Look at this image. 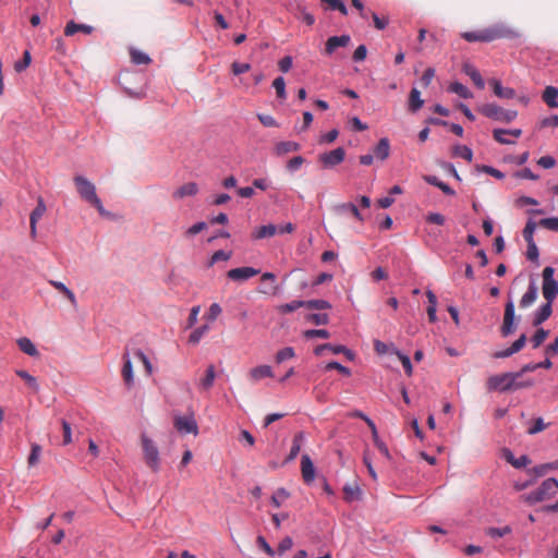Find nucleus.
<instances>
[{
    "instance_id": "1",
    "label": "nucleus",
    "mask_w": 558,
    "mask_h": 558,
    "mask_svg": "<svg viewBox=\"0 0 558 558\" xmlns=\"http://www.w3.org/2000/svg\"><path fill=\"white\" fill-rule=\"evenodd\" d=\"M521 373H502L499 375H493L486 380V388L488 391L507 392L513 391L533 385L532 380L519 381Z\"/></svg>"
},
{
    "instance_id": "2",
    "label": "nucleus",
    "mask_w": 558,
    "mask_h": 558,
    "mask_svg": "<svg viewBox=\"0 0 558 558\" xmlns=\"http://www.w3.org/2000/svg\"><path fill=\"white\" fill-rule=\"evenodd\" d=\"M73 182H74L77 194L80 195V197L83 201H85L88 204H90L92 206H94L100 216H102V217L110 216V213L104 208L100 198L97 196L96 186L93 182H90L88 179H86L83 175H75L73 178Z\"/></svg>"
},
{
    "instance_id": "3",
    "label": "nucleus",
    "mask_w": 558,
    "mask_h": 558,
    "mask_svg": "<svg viewBox=\"0 0 558 558\" xmlns=\"http://www.w3.org/2000/svg\"><path fill=\"white\" fill-rule=\"evenodd\" d=\"M558 493V481L554 477H549L545 480L539 487H537L535 490L523 494L520 496V500L533 506L537 502H542L545 500H548L549 498L554 497Z\"/></svg>"
},
{
    "instance_id": "4",
    "label": "nucleus",
    "mask_w": 558,
    "mask_h": 558,
    "mask_svg": "<svg viewBox=\"0 0 558 558\" xmlns=\"http://www.w3.org/2000/svg\"><path fill=\"white\" fill-rule=\"evenodd\" d=\"M478 111L487 118L505 123H510L518 116L515 110H505L495 104L483 105L478 108Z\"/></svg>"
},
{
    "instance_id": "5",
    "label": "nucleus",
    "mask_w": 558,
    "mask_h": 558,
    "mask_svg": "<svg viewBox=\"0 0 558 558\" xmlns=\"http://www.w3.org/2000/svg\"><path fill=\"white\" fill-rule=\"evenodd\" d=\"M483 33L486 39V43H490L497 39H513L520 36V33L509 27L506 24L499 23L492 25L489 27L483 28Z\"/></svg>"
},
{
    "instance_id": "6",
    "label": "nucleus",
    "mask_w": 558,
    "mask_h": 558,
    "mask_svg": "<svg viewBox=\"0 0 558 558\" xmlns=\"http://www.w3.org/2000/svg\"><path fill=\"white\" fill-rule=\"evenodd\" d=\"M554 268L548 266L543 270V296L549 303H553L558 295V281L554 279Z\"/></svg>"
},
{
    "instance_id": "7",
    "label": "nucleus",
    "mask_w": 558,
    "mask_h": 558,
    "mask_svg": "<svg viewBox=\"0 0 558 558\" xmlns=\"http://www.w3.org/2000/svg\"><path fill=\"white\" fill-rule=\"evenodd\" d=\"M294 230V226L291 222L284 223V225H267V226H260L255 229L253 232V240H262L266 238H270L275 234H283V233H290Z\"/></svg>"
},
{
    "instance_id": "8",
    "label": "nucleus",
    "mask_w": 558,
    "mask_h": 558,
    "mask_svg": "<svg viewBox=\"0 0 558 558\" xmlns=\"http://www.w3.org/2000/svg\"><path fill=\"white\" fill-rule=\"evenodd\" d=\"M142 446L146 464L154 471L159 470V452L154 441L145 434L142 435Z\"/></svg>"
},
{
    "instance_id": "9",
    "label": "nucleus",
    "mask_w": 558,
    "mask_h": 558,
    "mask_svg": "<svg viewBox=\"0 0 558 558\" xmlns=\"http://www.w3.org/2000/svg\"><path fill=\"white\" fill-rule=\"evenodd\" d=\"M515 311L514 304L510 300L506 303L502 325L500 327V333L502 337H508L515 331Z\"/></svg>"
},
{
    "instance_id": "10",
    "label": "nucleus",
    "mask_w": 558,
    "mask_h": 558,
    "mask_svg": "<svg viewBox=\"0 0 558 558\" xmlns=\"http://www.w3.org/2000/svg\"><path fill=\"white\" fill-rule=\"evenodd\" d=\"M173 425L175 429L181 434H198L197 422L195 421L193 415H177L174 416Z\"/></svg>"
},
{
    "instance_id": "11",
    "label": "nucleus",
    "mask_w": 558,
    "mask_h": 558,
    "mask_svg": "<svg viewBox=\"0 0 558 558\" xmlns=\"http://www.w3.org/2000/svg\"><path fill=\"white\" fill-rule=\"evenodd\" d=\"M344 157L345 150L342 147H338L331 151L320 154L318 156V161L327 169L341 163L344 160Z\"/></svg>"
},
{
    "instance_id": "12",
    "label": "nucleus",
    "mask_w": 558,
    "mask_h": 558,
    "mask_svg": "<svg viewBox=\"0 0 558 558\" xmlns=\"http://www.w3.org/2000/svg\"><path fill=\"white\" fill-rule=\"evenodd\" d=\"M277 277L274 272H264L260 277L258 292L265 295H277L280 287L276 283Z\"/></svg>"
},
{
    "instance_id": "13",
    "label": "nucleus",
    "mask_w": 558,
    "mask_h": 558,
    "mask_svg": "<svg viewBox=\"0 0 558 558\" xmlns=\"http://www.w3.org/2000/svg\"><path fill=\"white\" fill-rule=\"evenodd\" d=\"M333 211L341 218H354L359 221H363L364 219L357 206L353 203L339 204L335 206Z\"/></svg>"
},
{
    "instance_id": "14",
    "label": "nucleus",
    "mask_w": 558,
    "mask_h": 558,
    "mask_svg": "<svg viewBox=\"0 0 558 558\" xmlns=\"http://www.w3.org/2000/svg\"><path fill=\"white\" fill-rule=\"evenodd\" d=\"M350 43L351 37L349 35L331 36L325 44L324 54L332 56L338 48H345Z\"/></svg>"
},
{
    "instance_id": "15",
    "label": "nucleus",
    "mask_w": 558,
    "mask_h": 558,
    "mask_svg": "<svg viewBox=\"0 0 558 558\" xmlns=\"http://www.w3.org/2000/svg\"><path fill=\"white\" fill-rule=\"evenodd\" d=\"M260 272L259 269L253 267H239L230 269L227 272V277L233 281H244Z\"/></svg>"
},
{
    "instance_id": "16",
    "label": "nucleus",
    "mask_w": 558,
    "mask_h": 558,
    "mask_svg": "<svg viewBox=\"0 0 558 558\" xmlns=\"http://www.w3.org/2000/svg\"><path fill=\"white\" fill-rule=\"evenodd\" d=\"M302 478L306 484H311L315 478V468L310 456L303 454L301 459Z\"/></svg>"
},
{
    "instance_id": "17",
    "label": "nucleus",
    "mask_w": 558,
    "mask_h": 558,
    "mask_svg": "<svg viewBox=\"0 0 558 558\" xmlns=\"http://www.w3.org/2000/svg\"><path fill=\"white\" fill-rule=\"evenodd\" d=\"M502 456L508 463H510L515 469H521L530 464L531 460L526 454H523L519 458H515L510 449H504Z\"/></svg>"
},
{
    "instance_id": "18",
    "label": "nucleus",
    "mask_w": 558,
    "mask_h": 558,
    "mask_svg": "<svg viewBox=\"0 0 558 558\" xmlns=\"http://www.w3.org/2000/svg\"><path fill=\"white\" fill-rule=\"evenodd\" d=\"M462 71L470 76L476 87L483 89L485 87V82L481 75V73L476 70V68L470 63H464Z\"/></svg>"
},
{
    "instance_id": "19",
    "label": "nucleus",
    "mask_w": 558,
    "mask_h": 558,
    "mask_svg": "<svg viewBox=\"0 0 558 558\" xmlns=\"http://www.w3.org/2000/svg\"><path fill=\"white\" fill-rule=\"evenodd\" d=\"M304 439H305V435L303 432H299L294 435L293 441H292V447L290 449L288 457L284 460V463L291 462L298 457Z\"/></svg>"
},
{
    "instance_id": "20",
    "label": "nucleus",
    "mask_w": 558,
    "mask_h": 558,
    "mask_svg": "<svg viewBox=\"0 0 558 558\" xmlns=\"http://www.w3.org/2000/svg\"><path fill=\"white\" fill-rule=\"evenodd\" d=\"M301 146L296 142L283 141L276 144L274 151L277 156H283L289 153L300 150Z\"/></svg>"
},
{
    "instance_id": "21",
    "label": "nucleus",
    "mask_w": 558,
    "mask_h": 558,
    "mask_svg": "<svg viewBox=\"0 0 558 558\" xmlns=\"http://www.w3.org/2000/svg\"><path fill=\"white\" fill-rule=\"evenodd\" d=\"M551 304L553 303H549L548 301H546V303L539 307V310L534 315L533 326H539L541 324H543L545 320H547L550 317V315L553 313Z\"/></svg>"
},
{
    "instance_id": "22",
    "label": "nucleus",
    "mask_w": 558,
    "mask_h": 558,
    "mask_svg": "<svg viewBox=\"0 0 558 558\" xmlns=\"http://www.w3.org/2000/svg\"><path fill=\"white\" fill-rule=\"evenodd\" d=\"M198 192V185L195 182H189L180 186L174 193L173 198L181 199L187 196H193Z\"/></svg>"
},
{
    "instance_id": "23",
    "label": "nucleus",
    "mask_w": 558,
    "mask_h": 558,
    "mask_svg": "<svg viewBox=\"0 0 558 558\" xmlns=\"http://www.w3.org/2000/svg\"><path fill=\"white\" fill-rule=\"evenodd\" d=\"M93 29L94 28L90 25L77 24L74 21H70L64 28V35L73 36L77 32H82L84 34H90L93 32Z\"/></svg>"
},
{
    "instance_id": "24",
    "label": "nucleus",
    "mask_w": 558,
    "mask_h": 558,
    "mask_svg": "<svg viewBox=\"0 0 558 558\" xmlns=\"http://www.w3.org/2000/svg\"><path fill=\"white\" fill-rule=\"evenodd\" d=\"M274 373L269 365H259L250 371V377L254 380H260L266 377H272Z\"/></svg>"
},
{
    "instance_id": "25",
    "label": "nucleus",
    "mask_w": 558,
    "mask_h": 558,
    "mask_svg": "<svg viewBox=\"0 0 558 558\" xmlns=\"http://www.w3.org/2000/svg\"><path fill=\"white\" fill-rule=\"evenodd\" d=\"M390 144L388 138H380L376 147L374 148V155L380 160H385L389 157Z\"/></svg>"
},
{
    "instance_id": "26",
    "label": "nucleus",
    "mask_w": 558,
    "mask_h": 558,
    "mask_svg": "<svg viewBox=\"0 0 558 558\" xmlns=\"http://www.w3.org/2000/svg\"><path fill=\"white\" fill-rule=\"evenodd\" d=\"M492 85H493L495 95L498 96L499 98L511 99L515 96V92L513 88L504 87L499 81L494 80L492 82Z\"/></svg>"
},
{
    "instance_id": "27",
    "label": "nucleus",
    "mask_w": 558,
    "mask_h": 558,
    "mask_svg": "<svg viewBox=\"0 0 558 558\" xmlns=\"http://www.w3.org/2000/svg\"><path fill=\"white\" fill-rule=\"evenodd\" d=\"M122 377L125 383V385L130 388L133 385L134 378H133V367L131 360L129 359L128 353L124 354V364L122 367Z\"/></svg>"
},
{
    "instance_id": "28",
    "label": "nucleus",
    "mask_w": 558,
    "mask_h": 558,
    "mask_svg": "<svg viewBox=\"0 0 558 558\" xmlns=\"http://www.w3.org/2000/svg\"><path fill=\"white\" fill-rule=\"evenodd\" d=\"M558 89L554 86H547L543 93V100L547 104L550 108L558 107Z\"/></svg>"
},
{
    "instance_id": "29",
    "label": "nucleus",
    "mask_w": 558,
    "mask_h": 558,
    "mask_svg": "<svg viewBox=\"0 0 558 558\" xmlns=\"http://www.w3.org/2000/svg\"><path fill=\"white\" fill-rule=\"evenodd\" d=\"M424 101L421 98V93L416 88H412L409 95V110L416 112L423 107Z\"/></svg>"
},
{
    "instance_id": "30",
    "label": "nucleus",
    "mask_w": 558,
    "mask_h": 558,
    "mask_svg": "<svg viewBox=\"0 0 558 558\" xmlns=\"http://www.w3.org/2000/svg\"><path fill=\"white\" fill-rule=\"evenodd\" d=\"M344 500L347 502H352L361 499L362 492L357 484L354 485H345L343 487Z\"/></svg>"
},
{
    "instance_id": "31",
    "label": "nucleus",
    "mask_w": 558,
    "mask_h": 558,
    "mask_svg": "<svg viewBox=\"0 0 558 558\" xmlns=\"http://www.w3.org/2000/svg\"><path fill=\"white\" fill-rule=\"evenodd\" d=\"M17 345L22 352L29 356H38L39 354L35 344L28 338H20L17 340Z\"/></svg>"
},
{
    "instance_id": "32",
    "label": "nucleus",
    "mask_w": 558,
    "mask_h": 558,
    "mask_svg": "<svg viewBox=\"0 0 558 558\" xmlns=\"http://www.w3.org/2000/svg\"><path fill=\"white\" fill-rule=\"evenodd\" d=\"M537 298V288L535 284L531 283L529 286L527 291L523 294V296L520 300V306L526 307L531 305Z\"/></svg>"
},
{
    "instance_id": "33",
    "label": "nucleus",
    "mask_w": 558,
    "mask_h": 558,
    "mask_svg": "<svg viewBox=\"0 0 558 558\" xmlns=\"http://www.w3.org/2000/svg\"><path fill=\"white\" fill-rule=\"evenodd\" d=\"M46 213V205L44 203V199L39 197L37 206L31 214V227L34 230L36 222L45 215Z\"/></svg>"
},
{
    "instance_id": "34",
    "label": "nucleus",
    "mask_w": 558,
    "mask_h": 558,
    "mask_svg": "<svg viewBox=\"0 0 558 558\" xmlns=\"http://www.w3.org/2000/svg\"><path fill=\"white\" fill-rule=\"evenodd\" d=\"M424 180L427 183H429V184H432L434 186H437L438 189H440L447 195H453L454 194V191L447 183H444L442 181H440L435 175H426L424 178Z\"/></svg>"
},
{
    "instance_id": "35",
    "label": "nucleus",
    "mask_w": 558,
    "mask_h": 558,
    "mask_svg": "<svg viewBox=\"0 0 558 558\" xmlns=\"http://www.w3.org/2000/svg\"><path fill=\"white\" fill-rule=\"evenodd\" d=\"M216 377L215 366L210 364L206 369L205 377L201 380V388L204 390H209L213 385Z\"/></svg>"
},
{
    "instance_id": "36",
    "label": "nucleus",
    "mask_w": 558,
    "mask_h": 558,
    "mask_svg": "<svg viewBox=\"0 0 558 558\" xmlns=\"http://www.w3.org/2000/svg\"><path fill=\"white\" fill-rule=\"evenodd\" d=\"M452 155L454 157H461V158L465 159L469 162H471L472 159H473V153H472L471 148H469L465 145H456L452 148Z\"/></svg>"
},
{
    "instance_id": "37",
    "label": "nucleus",
    "mask_w": 558,
    "mask_h": 558,
    "mask_svg": "<svg viewBox=\"0 0 558 558\" xmlns=\"http://www.w3.org/2000/svg\"><path fill=\"white\" fill-rule=\"evenodd\" d=\"M449 90L465 99L472 97L470 89L459 82L452 83L449 87Z\"/></svg>"
},
{
    "instance_id": "38",
    "label": "nucleus",
    "mask_w": 558,
    "mask_h": 558,
    "mask_svg": "<svg viewBox=\"0 0 558 558\" xmlns=\"http://www.w3.org/2000/svg\"><path fill=\"white\" fill-rule=\"evenodd\" d=\"M512 532L511 527L509 525H506L504 527H487L485 530V534L496 538V537H504Z\"/></svg>"
},
{
    "instance_id": "39",
    "label": "nucleus",
    "mask_w": 558,
    "mask_h": 558,
    "mask_svg": "<svg viewBox=\"0 0 558 558\" xmlns=\"http://www.w3.org/2000/svg\"><path fill=\"white\" fill-rule=\"evenodd\" d=\"M50 284L54 287L57 290H59L64 296H66L73 305H76L75 295L62 282L51 280Z\"/></svg>"
},
{
    "instance_id": "40",
    "label": "nucleus",
    "mask_w": 558,
    "mask_h": 558,
    "mask_svg": "<svg viewBox=\"0 0 558 558\" xmlns=\"http://www.w3.org/2000/svg\"><path fill=\"white\" fill-rule=\"evenodd\" d=\"M304 307L310 310H329L331 304L326 300H308L304 301Z\"/></svg>"
},
{
    "instance_id": "41",
    "label": "nucleus",
    "mask_w": 558,
    "mask_h": 558,
    "mask_svg": "<svg viewBox=\"0 0 558 558\" xmlns=\"http://www.w3.org/2000/svg\"><path fill=\"white\" fill-rule=\"evenodd\" d=\"M272 87L276 89V94L279 99H286V81L282 76H279L274 80Z\"/></svg>"
},
{
    "instance_id": "42",
    "label": "nucleus",
    "mask_w": 558,
    "mask_h": 558,
    "mask_svg": "<svg viewBox=\"0 0 558 558\" xmlns=\"http://www.w3.org/2000/svg\"><path fill=\"white\" fill-rule=\"evenodd\" d=\"M15 374L21 377L34 390L38 391V384L34 376L23 369H17Z\"/></svg>"
},
{
    "instance_id": "43",
    "label": "nucleus",
    "mask_w": 558,
    "mask_h": 558,
    "mask_svg": "<svg viewBox=\"0 0 558 558\" xmlns=\"http://www.w3.org/2000/svg\"><path fill=\"white\" fill-rule=\"evenodd\" d=\"M131 60L135 64H148L151 61L148 54L140 50L131 51Z\"/></svg>"
},
{
    "instance_id": "44",
    "label": "nucleus",
    "mask_w": 558,
    "mask_h": 558,
    "mask_svg": "<svg viewBox=\"0 0 558 558\" xmlns=\"http://www.w3.org/2000/svg\"><path fill=\"white\" fill-rule=\"evenodd\" d=\"M41 453V447L38 444H33L31 448V453L27 459V463L29 466H35L38 461Z\"/></svg>"
},
{
    "instance_id": "45",
    "label": "nucleus",
    "mask_w": 558,
    "mask_h": 558,
    "mask_svg": "<svg viewBox=\"0 0 558 558\" xmlns=\"http://www.w3.org/2000/svg\"><path fill=\"white\" fill-rule=\"evenodd\" d=\"M303 336L306 339H313V338L328 339L330 337V333L326 329H308L303 332Z\"/></svg>"
},
{
    "instance_id": "46",
    "label": "nucleus",
    "mask_w": 558,
    "mask_h": 558,
    "mask_svg": "<svg viewBox=\"0 0 558 558\" xmlns=\"http://www.w3.org/2000/svg\"><path fill=\"white\" fill-rule=\"evenodd\" d=\"M462 38L469 43H473V41L486 43L483 29L475 31V32H465L462 34Z\"/></svg>"
},
{
    "instance_id": "47",
    "label": "nucleus",
    "mask_w": 558,
    "mask_h": 558,
    "mask_svg": "<svg viewBox=\"0 0 558 558\" xmlns=\"http://www.w3.org/2000/svg\"><path fill=\"white\" fill-rule=\"evenodd\" d=\"M306 320L311 322L317 326L319 325H327L329 323V315L326 313L322 314H308L306 316Z\"/></svg>"
},
{
    "instance_id": "48",
    "label": "nucleus",
    "mask_w": 558,
    "mask_h": 558,
    "mask_svg": "<svg viewBox=\"0 0 558 558\" xmlns=\"http://www.w3.org/2000/svg\"><path fill=\"white\" fill-rule=\"evenodd\" d=\"M300 307H304V301H292L290 303L281 304L278 307V311L281 314H288V313H291Z\"/></svg>"
},
{
    "instance_id": "49",
    "label": "nucleus",
    "mask_w": 558,
    "mask_h": 558,
    "mask_svg": "<svg viewBox=\"0 0 558 558\" xmlns=\"http://www.w3.org/2000/svg\"><path fill=\"white\" fill-rule=\"evenodd\" d=\"M506 135H508V130L495 129L493 131V137L496 142L505 145L513 144L514 142L507 138Z\"/></svg>"
},
{
    "instance_id": "50",
    "label": "nucleus",
    "mask_w": 558,
    "mask_h": 558,
    "mask_svg": "<svg viewBox=\"0 0 558 558\" xmlns=\"http://www.w3.org/2000/svg\"><path fill=\"white\" fill-rule=\"evenodd\" d=\"M548 335H549L548 330H545L543 328L537 329L531 339V342L533 343V348H538L545 341V339L548 337Z\"/></svg>"
},
{
    "instance_id": "51",
    "label": "nucleus",
    "mask_w": 558,
    "mask_h": 558,
    "mask_svg": "<svg viewBox=\"0 0 558 558\" xmlns=\"http://www.w3.org/2000/svg\"><path fill=\"white\" fill-rule=\"evenodd\" d=\"M536 229V223L533 221H529L523 229V239L527 244H534L533 242V233Z\"/></svg>"
},
{
    "instance_id": "52",
    "label": "nucleus",
    "mask_w": 558,
    "mask_h": 558,
    "mask_svg": "<svg viewBox=\"0 0 558 558\" xmlns=\"http://www.w3.org/2000/svg\"><path fill=\"white\" fill-rule=\"evenodd\" d=\"M322 2L326 3L331 10H338L343 15L348 14L345 4L340 0H322Z\"/></svg>"
},
{
    "instance_id": "53",
    "label": "nucleus",
    "mask_w": 558,
    "mask_h": 558,
    "mask_svg": "<svg viewBox=\"0 0 558 558\" xmlns=\"http://www.w3.org/2000/svg\"><path fill=\"white\" fill-rule=\"evenodd\" d=\"M539 227L550 230V231H558V217L553 218H544L538 223Z\"/></svg>"
},
{
    "instance_id": "54",
    "label": "nucleus",
    "mask_w": 558,
    "mask_h": 558,
    "mask_svg": "<svg viewBox=\"0 0 558 558\" xmlns=\"http://www.w3.org/2000/svg\"><path fill=\"white\" fill-rule=\"evenodd\" d=\"M294 356V350L291 347L283 348L279 350L276 354V362L282 363L286 360L292 359Z\"/></svg>"
},
{
    "instance_id": "55",
    "label": "nucleus",
    "mask_w": 558,
    "mask_h": 558,
    "mask_svg": "<svg viewBox=\"0 0 558 558\" xmlns=\"http://www.w3.org/2000/svg\"><path fill=\"white\" fill-rule=\"evenodd\" d=\"M289 496L290 494L288 490H286L284 488H278L276 493L271 496V504L278 508L281 505L279 499H287L289 498Z\"/></svg>"
},
{
    "instance_id": "56",
    "label": "nucleus",
    "mask_w": 558,
    "mask_h": 558,
    "mask_svg": "<svg viewBox=\"0 0 558 558\" xmlns=\"http://www.w3.org/2000/svg\"><path fill=\"white\" fill-rule=\"evenodd\" d=\"M208 330V326L207 325H203L198 328H196L189 337V342L190 343H197L201 338L203 337V335Z\"/></svg>"
},
{
    "instance_id": "57",
    "label": "nucleus",
    "mask_w": 558,
    "mask_h": 558,
    "mask_svg": "<svg viewBox=\"0 0 558 558\" xmlns=\"http://www.w3.org/2000/svg\"><path fill=\"white\" fill-rule=\"evenodd\" d=\"M32 57L29 51L25 50L23 53V59L14 64V69L16 72L24 71L31 63Z\"/></svg>"
},
{
    "instance_id": "58",
    "label": "nucleus",
    "mask_w": 558,
    "mask_h": 558,
    "mask_svg": "<svg viewBox=\"0 0 558 558\" xmlns=\"http://www.w3.org/2000/svg\"><path fill=\"white\" fill-rule=\"evenodd\" d=\"M547 425L544 423L542 417H538L533 421L532 426L527 429L529 435H535L542 430H544Z\"/></svg>"
},
{
    "instance_id": "59",
    "label": "nucleus",
    "mask_w": 558,
    "mask_h": 558,
    "mask_svg": "<svg viewBox=\"0 0 558 558\" xmlns=\"http://www.w3.org/2000/svg\"><path fill=\"white\" fill-rule=\"evenodd\" d=\"M257 546L263 549L268 556L274 557L275 550L271 548V546L267 543L266 538L262 535L257 536L256 538Z\"/></svg>"
},
{
    "instance_id": "60",
    "label": "nucleus",
    "mask_w": 558,
    "mask_h": 558,
    "mask_svg": "<svg viewBox=\"0 0 558 558\" xmlns=\"http://www.w3.org/2000/svg\"><path fill=\"white\" fill-rule=\"evenodd\" d=\"M231 256V252H225L223 250H219L215 252L209 260V265H214L215 263H218L220 260H228Z\"/></svg>"
},
{
    "instance_id": "61",
    "label": "nucleus",
    "mask_w": 558,
    "mask_h": 558,
    "mask_svg": "<svg viewBox=\"0 0 558 558\" xmlns=\"http://www.w3.org/2000/svg\"><path fill=\"white\" fill-rule=\"evenodd\" d=\"M257 118L259 120V122L264 125V126H267V128H276L278 126V123L277 121L275 120L274 117L269 116V114H263V113H258L257 114Z\"/></svg>"
},
{
    "instance_id": "62",
    "label": "nucleus",
    "mask_w": 558,
    "mask_h": 558,
    "mask_svg": "<svg viewBox=\"0 0 558 558\" xmlns=\"http://www.w3.org/2000/svg\"><path fill=\"white\" fill-rule=\"evenodd\" d=\"M304 158L302 156H295L291 158L287 163V169L289 171H296L304 163Z\"/></svg>"
},
{
    "instance_id": "63",
    "label": "nucleus",
    "mask_w": 558,
    "mask_h": 558,
    "mask_svg": "<svg viewBox=\"0 0 558 558\" xmlns=\"http://www.w3.org/2000/svg\"><path fill=\"white\" fill-rule=\"evenodd\" d=\"M250 69H251V65L248 63H240V62L234 61L231 64V71L234 75L243 74V73L250 71Z\"/></svg>"
},
{
    "instance_id": "64",
    "label": "nucleus",
    "mask_w": 558,
    "mask_h": 558,
    "mask_svg": "<svg viewBox=\"0 0 558 558\" xmlns=\"http://www.w3.org/2000/svg\"><path fill=\"white\" fill-rule=\"evenodd\" d=\"M293 546V541L290 536H286L281 539V542L278 545L277 551L279 555H282L287 550H290Z\"/></svg>"
}]
</instances>
